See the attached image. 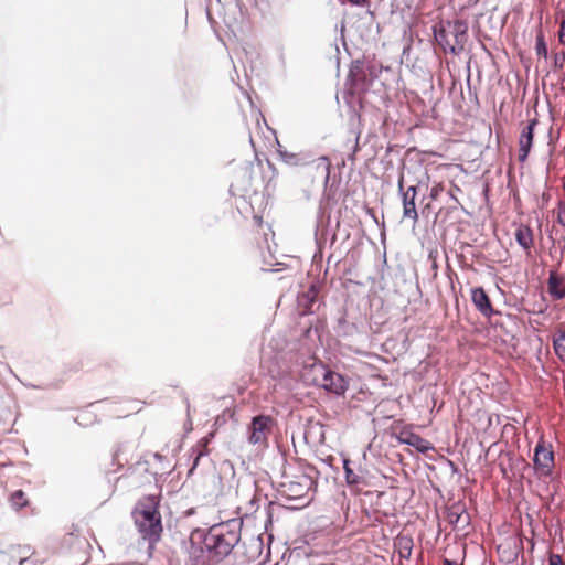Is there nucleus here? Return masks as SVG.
<instances>
[{"instance_id":"f257e3e1","label":"nucleus","mask_w":565,"mask_h":565,"mask_svg":"<svg viewBox=\"0 0 565 565\" xmlns=\"http://www.w3.org/2000/svg\"><path fill=\"white\" fill-rule=\"evenodd\" d=\"M194 540L207 548L213 563H218L231 554L241 540L239 524L235 520L211 526L206 532L194 530Z\"/></svg>"},{"instance_id":"f03ea898","label":"nucleus","mask_w":565,"mask_h":565,"mask_svg":"<svg viewBox=\"0 0 565 565\" xmlns=\"http://www.w3.org/2000/svg\"><path fill=\"white\" fill-rule=\"evenodd\" d=\"M158 505L159 500L156 495H147L138 501L132 511V518L139 534L150 544L158 542L162 532Z\"/></svg>"},{"instance_id":"7ed1b4c3","label":"nucleus","mask_w":565,"mask_h":565,"mask_svg":"<svg viewBox=\"0 0 565 565\" xmlns=\"http://www.w3.org/2000/svg\"><path fill=\"white\" fill-rule=\"evenodd\" d=\"M313 384L334 395H343L349 387V381L338 372L329 370L323 364H313Z\"/></svg>"},{"instance_id":"20e7f679","label":"nucleus","mask_w":565,"mask_h":565,"mask_svg":"<svg viewBox=\"0 0 565 565\" xmlns=\"http://www.w3.org/2000/svg\"><path fill=\"white\" fill-rule=\"evenodd\" d=\"M273 419L267 415H258L253 417L247 428V440L250 445H257L262 448L268 445V436L270 433Z\"/></svg>"},{"instance_id":"39448f33","label":"nucleus","mask_w":565,"mask_h":565,"mask_svg":"<svg viewBox=\"0 0 565 565\" xmlns=\"http://www.w3.org/2000/svg\"><path fill=\"white\" fill-rule=\"evenodd\" d=\"M398 194L402 200L403 205V218L411 220L414 224L417 223L419 216L416 209V196H417V186L409 185L407 188L404 186V178L399 177L398 182Z\"/></svg>"},{"instance_id":"423d86ee","label":"nucleus","mask_w":565,"mask_h":565,"mask_svg":"<svg viewBox=\"0 0 565 565\" xmlns=\"http://www.w3.org/2000/svg\"><path fill=\"white\" fill-rule=\"evenodd\" d=\"M533 462L536 471L542 476H550L554 468V451L552 446L540 440L534 448Z\"/></svg>"},{"instance_id":"0eeeda50","label":"nucleus","mask_w":565,"mask_h":565,"mask_svg":"<svg viewBox=\"0 0 565 565\" xmlns=\"http://www.w3.org/2000/svg\"><path fill=\"white\" fill-rule=\"evenodd\" d=\"M450 33L454 36V43H450L446 39L447 33L444 30H441L436 35V38H437L439 44L443 45L445 50H447V47H448L451 53L459 54L463 50V46H465V42L467 39V29L462 23H456L452 26V31Z\"/></svg>"},{"instance_id":"6e6552de","label":"nucleus","mask_w":565,"mask_h":565,"mask_svg":"<svg viewBox=\"0 0 565 565\" xmlns=\"http://www.w3.org/2000/svg\"><path fill=\"white\" fill-rule=\"evenodd\" d=\"M190 565H211L212 558L207 555V548L201 541L194 540V531L191 533L186 546Z\"/></svg>"},{"instance_id":"1a4fd4ad","label":"nucleus","mask_w":565,"mask_h":565,"mask_svg":"<svg viewBox=\"0 0 565 565\" xmlns=\"http://www.w3.org/2000/svg\"><path fill=\"white\" fill-rule=\"evenodd\" d=\"M537 125V120L531 119L527 125L522 129L520 137H519V161L524 162L531 151L532 145H533V137H534V128Z\"/></svg>"},{"instance_id":"9d476101","label":"nucleus","mask_w":565,"mask_h":565,"mask_svg":"<svg viewBox=\"0 0 565 565\" xmlns=\"http://www.w3.org/2000/svg\"><path fill=\"white\" fill-rule=\"evenodd\" d=\"M547 291L553 300L565 298V273L551 270L547 278Z\"/></svg>"},{"instance_id":"9b49d317","label":"nucleus","mask_w":565,"mask_h":565,"mask_svg":"<svg viewBox=\"0 0 565 565\" xmlns=\"http://www.w3.org/2000/svg\"><path fill=\"white\" fill-rule=\"evenodd\" d=\"M398 440L402 444H406L416 448V450L422 454H426L427 451L434 449L433 445L428 440L409 430H402L398 435Z\"/></svg>"},{"instance_id":"f8f14e48","label":"nucleus","mask_w":565,"mask_h":565,"mask_svg":"<svg viewBox=\"0 0 565 565\" xmlns=\"http://www.w3.org/2000/svg\"><path fill=\"white\" fill-rule=\"evenodd\" d=\"M471 301L482 316L488 318L492 316L493 308L483 288L477 287L471 289Z\"/></svg>"},{"instance_id":"ddd939ff","label":"nucleus","mask_w":565,"mask_h":565,"mask_svg":"<svg viewBox=\"0 0 565 565\" xmlns=\"http://www.w3.org/2000/svg\"><path fill=\"white\" fill-rule=\"evenodd\" d=\"M311 479L307 476H301L300 481H290L289 483L284 484L286 487V491L292 498H301L306 494V492L311 487Z\"/></svg>"},{"instance_id":"4468645a","label":"nucleus","mask_w":565,"mask_h":565,"mask_svg":"<svg viewBox=\"0 0 565 565\" xmlns=\"http://www.w3.org/2000/svg\"><path fill=\"white\" fill-rule=\"evenodd\" d=\"M278 154L281 161L288 166L297 167L306 164L308 162V159L303 157L301 153L290 152L286 149H282L280 145L278 149Z\"/></svg>"},{"instance_id":"2eb2a0df","label":"nucleus","mask_w":565,"mask_h":565,"mask_svg":"<svg viewBox=\"0 0 565 565\" xmlns=\"http://www.w3.org/2000/svg\"><path fill=\"white\" fill-rule=\"evenodd\" d=\"M515 239L518 244L524 248L530 249L533 244V234L529 226H519L515 231Z\"/></svg>"},{"instance_id":"dca6fc26","label":"nucleus","mask_w":565,"mask_h":565,"mask_svg":"<svg viewBox=\"0 0 565 565\" xmlns=\"http://www.w3.org/2000/svg\"><path fill=\"white\" fill-rule=\"evenodd\" d=\"M553 349L556 356L565 362V330L558 328L552 339Z\"/></svg>"},{"instance_id":"f3484780","label":"nucleus","mask_w":565,"mask_h":565,"mask_svg":"<svg viewBox=\"0 0 565 565\" xmlns=\"http://www.w3.org/2000/svg\"><path fill=\"white\" fill-rule=\"evenodd\" d=\"M343 470H344L345 481L349 486H356L361 482V477L359 475H356L350 468L349 459H343Z\"/></svg>"},{"instance_id":"a211bd4d","label":"nucleus","mask_w":565,"mask_h":565,"mask_svg":"<svg viewBox=\"0 0 565 565\" xmlns=\"http://www.w3.org/2000/svg\"><path fill=\"white\" fill-rule=\"evenodd\" d=\"M399 554L402 557L408 558L412 554L413 541L411 537L401 536L397 539Z\"/></svg>"},{"instance_id":"6ab92c4d","label":"nucleus","mask_w":565,"mask_h":565,"mask_svg":"<svg viewBox=\"0 0 565 565\" xmlns=\"http://www.w3.org/2000/svg\"><path fill=\"white\" fill-rule=\"evenodd\" d=\"M10 502L15 510H20L28 504V500L22 490L14 491L10 497Z\"/></svg>"},{"instance_id":"aec40b11","label":"nucleus","mask_w":565,"mask_h":565,"mask_svg":"<svg viewBox=\"0 0 565 565\" xmlns=\"http://www.w3.org/2000/svg\"><path fill=\"white\" fill-rule=\"evenodd\" d=\"M535 51L539 56L547 58V55H548L547 45L544 41V36L542 33L537 34V36H536Z\"/></svg>"},{"instance_id":"412c9836","label":"nucleus","mask_w":565,"mask_h":565,"mask_svg":"<svg viewBox=\"0 0 565 565\" xmlns=\"http://www.w3.org/2000/svg\"><path fill=\"white\" fill-rule=\"evenodd\" d=\"M465 512V509L460 505H452L448 511V520L451 524L458 525V519H460V514Z\"/></svg>"},{"instance_id":"4be33fe9","label":"nucleus","mask_w":565,"mask_h":565,"mask_svg":"<svg viewBox=\"0 0 565 565\" xmlns=\"http://www.w3.org/2000/svg\"><path fill=\"white\" fill-rule=\"evenodd\" d=\"M553 66H554V70H556V71L564 68V66H565V52L564 51L556 52L553 55Z\"/></svg>"},{"instance_id":"5701e85b","label":"nucleus","mask_w":565,"mask_h":565,"mask_svg":"<svg viewBox=\"0 0 565 565\" xmlns=\"http://www.w3.org/2000/svg\"><path fill=\"white\" fill-rule=\"evenodd\" d=\"M352 84H351V89L353 93L360 90V89H364V85L363 84H360L359 82V78L356 77V75L354 74L353 71L350 72V75H349Z\"/></svg>"},{"instance_id":"b1692460","label":"nucleus","mask_w":565,"mask_h":565,"mask_svg":"<svg viewBox=\"0 0 565 565\" xmlns=\"http://www.w3.org/2000/svg\"><path fill=\"white\" fill-rule=\"evenodd\" d=\"M557 223L565 227V204L563 202L558 203Z\"/></svg>"},{"instance_id":"393cba45","label":"nucleus","mask_w":565,"mask_h":565,"mask_svg":"<svg viewBox=\"0 0 565 565\" xmlns=\"http://www.w3.org/2000/svg\"><path fill=\"white\" fill-rule=\"evenodd\" d=\"M469 523H470V516L465 511L462 514H460V519H458V525H455V526L458 529H465L466 526L469 525Z\"/></svg>"},{"instance_id":"a878e982","label":"nucleus","mask_w":565,"mask_h":565,"mask_svg":"<svg viewBox=\"0 0 565 565\" xmlns=\"http://www.w3.org/2000/svg\"><path fill=\"white\" fill-rule=\"evenodd\" d=\"M319 161V166H322L324 171H326V180L328 181L329 180V177H330V162H329V159L327 157H321L318 159Z\"/></svg>"},{"instance_id":"bb28decb","label":"nucleus","mask_w":565,"mask_h":565,"mask_svg":"<svg viewBox=\"0 0 565 565\" xmlns=\"http://www.w3.org/2000/svg\"><path fill=\"white\" fill-rule=\"evenodd\" d=\"M548 565H564V562L558 554H551L548 557Z\"/></svg>"},{"instance_id":"cd10ccee","label":"nucleus","mask_w":565,"mask_h":565,"mask_svg":"<svg viewBox=\"0 0 565 565\" xmlns=\"http://www.w3.org/2000/svg\"><path fill=\"white\" fill-rule=\"evenodd\" d=\"M558 41L561 44L565 45V18L562 20L561 25H559Z\"/></svg>"},{"instance_id":"c85d7f7f","label":"nucleus","mask_w":565,"mask_h":565,"mask_svg":"<svg viewBox=\"0 0 565 565\" xmlns=\"http://www.w3.org/2000/svg\"><path fill=\"white\" fill-rule=\"evenodd\" d=\"M438 194H439V189H438V186H433V188H431V191H430V198H431L433 200H435V199H437Z\"/></svg>"},{"instance_id":"c756f323","label":"nucleus","mask_w":565,"mask_h":565,"mask_svg":"<svg viewBox=\"0 0 565 565\" xmlns=\"http://www.w3.org/2000/svg\"><path fill=\"white\" fill-rule=\"evenodd\" d=\"M444 565H460V564H458L456 561H451V559L445 558L444 559Z\"/></svg>"},{"instance_id":"7c9ffc66","label":"nucleus","mask_w":565,"mask_h":565,"mask_svg":"<svg viewBox=\"0 0 565 565\" xmlns=\"http://www.w3.org/2000/svg\"><path fill=\"white\" fill-rule=\"evenodd\" d=\"M475 2H478V0H475Z\"/></svg>"}]
</instances>
